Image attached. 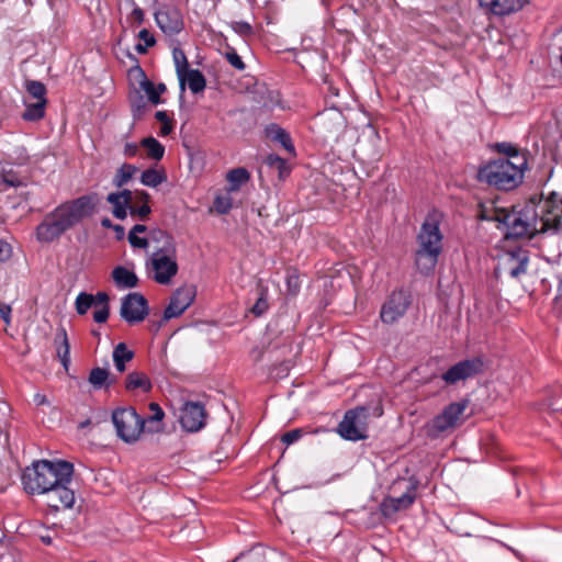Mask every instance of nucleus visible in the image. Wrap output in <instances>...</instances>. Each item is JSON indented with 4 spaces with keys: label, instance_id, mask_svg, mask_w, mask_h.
I'll list each match as a JSON object with an SVG mask.
<instances>
[{
    "label": "nucleus",
    "instance_id": "obj_61",
    "mask_svg": "<svg viewBox=\"0 0 562 562\" xmlns=\"http://www.w3.org/2000/svg\"><path fill=\"white\" fill-rule=\"evenodd\" d=\"M155 117L157 121H159L161 123L169 121V117H168V114L166 111H157L155 114Z\"/></svg>",
    "mask_w": 562,
    "mask_h": 562
},
{
    "label": "nucleus",
    "instance_id": "obj_20",
    "mask_svg": "<svg viewBox=\"0 0 562 562\" xmlns=\"http://www.w3.org/2000/svg\"><path fill=\"white\" fill-rule=\"evenodd\" d=\"M111 276L115 286L120 290L133 289L138 284V278L135 272L123 266L115 267Z\"/></svg>",
    "mask_w": 562,
    "mask_h": 562
},
{
    "label": "nucleus",
    "instance_id": "obj_10",
    "mask_svg": "<svg viewBox=\"0 0 562 562\" xmlns=\"http://www.w3.org/2000/svg\"><path fill=\"white\" fill-rule=\"evenodd\" d=\"M148 314V302L143 294L131 292L122 297L120 316L128 325L142 323Z\"/></svg>",
    "mask_w": 562,
    "mask_h": 562
},
{
    "label": "nucleus",
    "instance_id": "obj_22",
    "mask_svg": "<svg viewBox=\"0 0 562 562\" xmlns=\"http://www.w3.org/2000/svg\"><path fill=\"white\" fill-rule=\"evenodd\" d=\"M112 358L115 369L122 373L126 370V362L134 358V352L127 348L125 342H120L114 347Z\"/></svg>",
    "mask_w": 562,
    "mask_h": 562
},
{
    "label": "nucleus",
    "instance_id": "obj_35",
    "mask_svg": "<svg viewBox=\"0 0 562 562\" xmlns=\"http://www.w3.org/2000/svg\"><path fill=\"white\" fill-rule=\"evenodd\" d=\"M265 161L267 166L278 170L280 179H284L290 173L286 161L276 154L268 155Z\"/></svg>",
    "mask_w": 562,
    "mask_h": 562
},
{
    "label": "nucleus",
    "instance_id": "obj_53",
    "mask_svg": "<svg viewBox=\"0 0 562 562\" xmlns=\"http://www.w3.org/2000/svg\"><path fill=\"white\" fill-rule=\"evenodd\" d=\"M11 256V246L0 239V261H5Z\"/></svg>",
    "mask_w": 562,
    "mask_h": 562
},
{
    "label": "nucleus",
    "instance_id": "obj_12",
    "mask_svg": "<svg viewBox=\"0 0 562 562\" xmlns=\"http://www.w3.org/2000/svg\"><path fill=\"white\" fill-rule=\"evenodd\" d=\"M469 405L468 400L453 402L447 405L440 414L431 420V430L438 435L457 427Z\"/></svg>",
    "mask_w": 562,
    "mask_h": 562
},
{
    "label": "nucleus",
    "instance_id": "obj_3",
    "mask_svg": "<svg viewBox=\"0 0 562 562\" xmlns=\"http://www.w3.org/2000/svg\"><path fill=\"white\" fill-rule=\"evenodd\" d=\"M97 204L94 195H82L57 206L36 227V238L41 243H52L66 231L89 216Z\"/></svg>",
    "mask_w": 562,
    "mask_h": 562
},
{
    "label": "nucleus",
    "instance_id": "obj_32",
    "mask_svg": "<svg viewBox=\"0 0 562 562\" xmlns=\"http://www.w3.org/2000/svg\"><path fill=\"white\" fill-rule=\"evenodd\" d=\"M46 101H37L36 103L27 104L22 114L23 120L29 122H36L45 114Z\"/></svg>",
    "mask_w": 562,
    "mask_h": 562
},
{
    "label": "nucleus",
    "instance_id": "obj_48",
    "mask_svg": "<svg viewBox=\"0 0 562 562\" xmlns=\"http://www.w3.org/2000/svg\"><path fill=\"white\" fill-rule=\"evenodd\" d=\"M110 308L109 306H101L93 313V319L95 323L102 324L105 323L109 318Z\"/></svg>",
    "mask_w": 562,
    "mask_h": 562
},
{
    "label": "nucleus",
    "instance_id": "obj_52",
    "mask_svg": "<svg viewBox=\"0 0 562 562\" xmlns=\"http://www.w3.org/2000/svg\"><path fill=\"white\" fill-rule=\"evenodd\" d=\"M260 558L255 551L237 557L233 562H259Z\"/></svg>",
    "mask_w": 562,
    "mask_h": 562
},
{
    "label": "nucleus",
    "instance_id": "obj_56",
    "mask_svg": "<svg viewBox=\"0 0 562 562\" xmlns=\"http://www.w3.org/2000/svg\"><path fill=\"white\" fill-rule=\"evenodd\" d=\"M116 194H119L120 196V200L124 201L125 204L130 205L132 200H133V193L132 191L125 189V190H122L120 192H115Z\"/></svg>",
    "mask_w": 562,
    "mask_h": 562
},
{
    "label": "nucleus",
    "instance_id": "obj_36",
    "mask_svg": "<svg viewBox=\"0 0 562 562\" xmlns=\"http://www.w3.org/2000/svg\"><path fill=\"white\" fill-rule=\"evenodd\" d=\"M94 304L95 299L87 292H80L75 301L76 311L79 315H85Z\"/></svg>",
    "mask_w": 562,
    "mask_h": 562
},
{
    "label": "nucleus",
    "instance_id": "obj_7",
    "mask_svg": "<svg viewBox=\"0 0 562 562\" xmlns=\"http://www.w3.org/2000/svg\"><path fill=\"white\" fill-rule=\"evenodd\" d=\"M416 482L406 479L396 480L391 487L394 495L386 496L380 505L382 515L392 517L397 512L407 509L416 498Z\"/></svg>",
    "mask_w": 562,
    "mask_h": 562
},
{
    "label": "nucleus",
    "instance_id": "obj_34",
    "mask_svg": "<svg viewBox=\"0 0 562 562\" xmlns=\"http://www.w3.org/2000/svg\"><path fill=\"white\" fill-rule=\"evenodd\" d=\"M231 193L232 192H228V190L226 189V192L217 194L215 196L213 206H214V210L218 214L224 215V214H227L232 210L233 199L231 196Z\"/></svg>",
    "mask_w": 562,
    "mask_h": 562
},
{
    "label": "nucleus",
    "instance_id": "obj_9",
    "mask_svg": "<svg viewBox=\"0 0 562 562\" xmlns=\"http://www.w3.org/2000/svg\"><path fill=\"white\" fill-rule=\"evenodd\" d=\"M484 363L481 358L464 359L442 372L440 378L447 385H456L482 373Z\"/></svg>",
    "mask_w": 562,
    "mask_h": 562
},
{
    "label": "nucleus",
    "instance_id": "obj_31",
    "mask_svg": "<svg viewBox=\"0 0 562 562\" xmlns=\"http://www.w3.org/2000/svg\"><path fill=\"white\" fill-rule=\"evenodd\" d=\"M136 171L137 168L134 165H122L113 178V184L117 188H122L133 178Z\"/></svg>",
    "mask_w": 562,
    "mask_h": 562
},
{
    "label": "nucleus",
    "instance_id": "obj_42",
    "mask_svg": "<svg viewBox=\"0 0 562 562\" xmlns=\"http://www.w3.org/2000/svg\"><path fill=\"white\" fill-rule=\"evenodd\" d=\"M267 289H261L260 295L257 299L251 312L256 316H261L268 310Z\"/></svg>",
    "mask_w": 562,
    "mask_h": 562
},
{
    "label": "nucleus",
    "instance_id": "obj_5",
    "mask_svg": "<svg viewBox=\"0 0 562 562\" xmlns=\"http://www.w3.org/2000/svg\"><path fill=\"white\" fill-rule=\"evenodd\" d=\"M527 164L526 155H516L513 159H495L481 167L477 177L497 189L512 190L521 183Z\"/></svg>",
    "mask_w": 562,
    "mask_h": 562
},
{
    "label": "nucleus",
    "instance_id": "obj_49",
    "mask_svg": "<svg viewBox=\"0 0 562 562\" xmlns=\"http://www.w3.org/2000/svg\"><path fill=\"white\" fill-rule=\"evenodd\" d=\"M150 212H151V210L147 203H144L139 207H130L131 215H133V216L137 215L142 220L146 218Z\"/></svg>",
    "mask_w": 562,
    "mask_h": 562
},
{
    "label": "nucleus",
    "instance_id": "obj_51",
    "mask_svg": "<svg viewBox=\"0 0 562 562\" xmlns=\"http://www.w3.org/2000/svg\"><path fill=\"white\" fill-rule=\"evenodd\" d=\"M138 37L144 41V44L146 46H154L156 41H155V37L150 34V32L146 29H143L139 31L138 33Z\"/></svg>",
    "mask_w": 562,
    "mask_h": 562
},
{
    "label": "nucleus",
    "instance_id": "obj_44",
    "mask_svg": "<svg viewBox=\"0 0 562 562\" xmlns=\"http://www.w3.org/2000/svg\"><path fill=\"white\" fill-rule=\"evenodd\" d=\"M285 283H286L288 293L292 296H295L299 293L300 288H301V282H300L299 276L295 273L289 274L286 277Z\"/></svg>",
    "mask_w": 562,
    "mask_h": 562
},
{
    "label": "nucleus",
    "instance_id": "obj_29",
    "mask_svg": "<svg viewBox=\"0 0 562 562\" xmlns=\"http://www.w3.org/2000/svg\"><path fill=\"white\" fill-rule=\"evenodd\" d=\"M166 181L165 171H159L154 168L146 169L140 175V182L150 188H156Z\"/></svg>",
    "mask_w": 562,
    "mask_h": 562
},
{
    "label": "nucleus",
    "instance_id": "obj_23",
    "mask_svg": "<svg viewBox=\"0 0 562 562\" xmlns=\"http://www.w3.org/2000/svg\"><path fill=\"white\" fill-rule=\"evenodd\" d=\"M228 181V192H236L243 184L249 181L250 173L246 168L239 167L232 169L226 177Z\"/></svg>",
    "mask_w": 562,
    "mask_h": 562
},
{
    "label": "nucleus",
    "instance_id": "obj_37",
    "mask_svg": "<svg viewBox=\"0 0 562 562\" xmlns=\"http://www.w3.org/2000/svg\"><path fill=\"white\" fill-rule=\"evenodd\" d=\"M106 201L113 205V215L117 218V220H124L127 215V207L128 205L125 204L124 201L120 200V196L119 194L116 193H110L108 196H106Z\"/></svg>",
    "mask_w": 562,
    "mask_h": 562
},
{
    "label": "nucleus",
    "instance_id": "obj_14",
    "mask_svg": "<svg viewBox=\"0 0 562 562\" xmlns=\"http://www.w3.org/2000/svg\"><path fill=\"white\" fill-rule=\"evenodd\" d=\"M411 304L409 295L403 291H394L382 305L380 318L384 324L391 325L403 317Z\"/></svg>",
    "mask_w": 562,
    "mask_h": 562
},
{
    "label": "nucleus",
    "instance_id": "obj_50",
    "mask_svg": "<svg viewBox=\"0 0 562 562\" xmlns=\"http://www.w3.org/2000/svg\"><path fill=\"white\" fill-rule=\"evenodd\" d=\"M379 140V137L376 134H372L371 135V142L373 144V147L371 149V151L367 153V159L369 161H374V160H378L380 158V154H379V150L376 149V143Z\"/></svg>",
    "mask_w": 562,
    "mask_h": 562
},
{
    "label": "nucleus",
    "instance_id": "obj_64",
    "mask_svg": "<svg viewBox=\"0 0 562 562\" xmlns=\"http://www.w3.org/2000/svg\"><path fill=\"white\" fill-rule=\"evenodd\" d=\"M113 229L115 231V233H116V237H117V238H123V236H124V234H125V232H124V227H123V226H121V225H114V226H113Z\"/></svg>",
    "mask_w": 562,
    "mask_h": 562
},
{
    "label": "nucleus",
    "instance_id": "obj_27",
    "mask_svg": "<svg viewBox=\"0 0 562 562\" xmlns=\"http://www.w3.org/2000/svg\"><path fill=\"white\" fill-rule=\"evenodd\" d=\"M133 119L138 121L143 117L147 109V101L140 90H135L128 97Z\"/></svg>",
    "mask_w": 562,
    "mask_h": 562
},
{
    "label": "nucleus",
    "instance_id": "obj_60",
    "mask_svg": "<svg viewBox=\"0 0 562 562\" xmlns=\"http://www.w3.org/2000/svg\"><path fill=\"white\" fill-rule=\"evenodd\" d=\"M147 231V227L143 224H136L133 226V228L130 231V234H143Z\"/></svg>",
    "mask_w": 562,
    "mask_h": 562
},
{
    "label": "nucleus",
    "instance_id": "obj_6",
    "mask_svg": "<svg viewBox=\"0 0 562 562\" xmlns=\"http://www.w3.org/2000/svg\"><path fill=\"white\" fill-rule=\"evenodd\" d=\"M442 238L439 222L435 217H427L417 235L415 262L420 273L429 274L435 269L442 251Z\"/></svg>",
    "mask_w": 562,
    "mask_h": 562
},
{
    "label": "nucleus",
    "instance_id": "obj_4",
    "mask_svg": "<svg viewBox=\"0 0 562 562\" xmlns=\"http://www.w3.org/2000/svg\"><path fill=\"white\" fill-rule=\"evenodd\" d=\"M150 240L158 245L146 262L147 270L157 283L168 284L179 270L176 241L170 234L161 229L154 231Z\"/></svg>",
    "mask_w": 562,
    "mask_h": 562
},
{
    "label": "nucleus",
    "instance_id": "obj_21",
    "mask_svg": "<svg viewBox=\"0 0 562 562\" xmlns=\"http://www.w3.org/2000/svg\"><path fill=\"white\" fill-rule=\"evenodd\" d=\"M265 134L273 142H278L290 154H294V145L290 134L278 124L271 123L266 126Z\"/></svg>",
    "mask_w": 562,
    "mask_h": 562
},
{
    "label": "nucleus",
    "instance_id": "obj_40",
    "mask_svg": "<svg viewBox=\"0 0 562 562\" xmlns=\"http://www.w3.org/2000/svg\"><path fill=\"white\" fill-rule=\"evenodd\" d=\"M0 184L18 188L25 184L24 180L18 177L12 170H4L0 177Z\"/></svg>",
    "mask_w": 562,
    "mask_h": 562
},
{
    "label": "nucleus",
    "instance_id": "obj_45",
    "mask_svg": "<svg viewBox=\"0 0 562 562\" xmlns=\"http://www.w3.org/2000/svg\"><path fill=\"white\" fill-rule=\"evenodd\" d=\"M226 59L231 64V66L237 70L241 71L246 68V65L243 61L241 57L235 50L227 52Z\"/></svg>",
    "mask_w": 562,
    "mask_h": 562
},
{
    "label": "nucleus",
    "instance_id": "obj_62",
    "mask_svg": "<svg viewBox=\"0 0 562 562\" xmlns=\"http://www.w3.org/2000/svg\"><path fill=\"white\" fill-rule=\"evenodd\" d=\"M133 15L135 16V19L138 21V22H142L143 19H144V12L140 8L136 7L134 8L133 10Z\"/></svg>",
    "mask_w": 562,
    "mask_h": 562
},
{
    "label": "nucleus",
    "instance_id": "obj_30",
    "mask_svg": "<svg viewBox=\"0 0 562 562\" xmlns=\"http://www.w3.org/2000/svg\"><path fill=\"white\" fill-rule=\"evenodd\" d=\"M140 146L147 151V156L155 160H160L165 155V147L154 137H146L140 142Z\"/></svg>",
    "mask_w": 562,
    "mask_h": 562
},
{
    "label": "nucleus",
    "instance_id": "obj_63",
    "mask_svg": "<svg viewBox=\"0 0 562 562\" xmlns=\"http://www.w3.org/2000/svg\"><path fill=\"white\" fill-rule=\"evenodd\" d=\"M136 196L144 203H147L149 200V194L146 191H136Z\"/></svg>",
    "mask_w": 562,
    "mask_h": 562
},
{
    "label": "nucleus",
    "instance_id": "obj_55",
    "mask_svg": "<svg viewBox=\"0 0 562 562\" xmlns=\"http://www.w3.org/2000/svg\"><path fill=\"white\" fill-rule=\"evenodd\" d=\"M11 316V307L8 304H0V317L3 319V322L9 325Z\"/></svg>",
    "mask_w": 562,
    "mask_h": 562
},
{
    "label": "nucleus",
    "instance_id": "obj_43",
    "mask_svg": "<svg viewBox=\"0 0 562 562\" xmlns=\"http://www.w3.org/2000/svg\"><path fill=\"white\" fill-rule=\"evenodd\" d=\"M232 30L240 36H251L254 33L252 26L246 21H234L231 23Z\"/></svg>",
    "mask_w": 562,
    "mask_h": 562
},
{
    "label": "nucleus",
    "instance_id": "obj_39",
    "mask_svg": "<svg viewBox=\"0 0 562 562\" xmlns=\"http://www.w3.org/2000/svg\"><path fill=\"white\" fill-rule=\"evenodd\" d=\"M149 409L153 413V415L146 419V423L149 425L148 431L154 432V431L159 430V427H151V425L161 423V420L164 419L165 413L161 409V407L157 403H154V402L149 404Z\"/></svg>",
    "mask_w": 562,
    "mask_h": 562
},
{
    "label": "nucleus",
    "instance_id": "obj_28",
    "mask_svg": "<svg viewBox=\"0 0 562 562\" xmlns=\"http://www.w3.org/2000/svg\"><path fill=\"white\" fill-rule=\"evenodd\" d=\"M172 58L176 67V72L180 82L181 90H184V80H183V72L187 71L189 68L188 59L184 54V52L181 48H173L172 50Z\"/></svg>",
    "mask_w": 562,
    "mask_h": 562
},
{
    "label": "nucleus",
    "instance_id": "obj_58",
    "mask_svg": "<svg viewBox=\"0 0 562 562\" xmlns=\"http://www.w3.org/2000/svg\"><path fill=\"white\" fill-rule=\"evenodd\" d=\"M33 401H34V403H35L37 406H42V405H46V404H48V400H47L46 395L41 394V393H36V394L34 395Z\"/></svg>",
    "mask_w": 562,
    "mask_h": 562
},
{
    "label": "nucleus",
    "instance_id": "obj_8",
    "mask_svg": "<svg viewBox=\"0 0 562 562\" xmlns=\"http://www.w3.org/2000/svg\"><path fill=\"white\" fill-rule=\"evenodd\" d=\"M117 436L131 443L139 439L145 430L146 419L139 416L134 407L117 408L112 413Z\"/></svg>",
    "mask_w": 562,
    "mask_h": 562
},
{
    "label": "nucleus",
    "instance_id": "obj_26",
    "mask_svg": "<svg viewBox=\"0 0 562 562\" xmlns=\"http://www.w3.org/2000/svg\"><path fill=\"white\" fill-rule=\"evenodd\" d=\"M88 381L94 390L109 387L112 383V381H110L109 370L100 367L93 368L90 371Z\"/></svg>",
    "mask_w": 562,
    "mask_h": 562
},
{
    "label": "nucleus",
    "instance_id": "obj_18",
    "mask_svg": "<svg viewBox=\"0 0 562 562\" xmlns=\"http://www.w3.org/2000/svg\"><path fill=\"white\" fill-rule=\"evenodd\" d=\"M480 5L497 16L508 15L520 10L524 0H479Z\"/></svg>",
    "mask_w": 562,
    "mask_h": 562
},
{
    "label": "nucleus",
    "instance_id": "obj_24",
    "mask_svg": "<svg viewBox=\"0 0 562 562\" xmlns=\"http://www.w3.org/2000/svg\"><path fill=\"white\" fill-rule=\"evenodd\" d=\"M182 77L184 85L188 83L192 93H199L205 89L206 80L199 69H188Z\"/></svg>",
    "mask_w": 562,
    "mask_h": 562
},
{
    "label": "nucleus",
    "instance_id": "obj_11",
    "mask_svg": "<svg viewBox=\"0 0 562 562\" xmlns=\"http://www.w3.org/2000/svg\"><path fill=\"white\" fill-rule=\"evenodd\" d=\"M366 419L367 409L359 407L356 409L348 411L344 419L338 425L339 435L351 441H358L364 439L366 435Z\"/></svg>",
    "mask_w": 562,
    "mask_h": 562
},
{
    "label": "nucleus",
    "instance_id": "obj_59",
    "mask_svg": "<svg viewBox=\"0 0 562 562\" xmlns=\"http://www.w3.org/2000/svg\"><path fill=\"white\" fill-rule=\"evenodd\" d=\"M172 132V124H171V121H167L165 123H162V126L160 128V135L161 136H167L169 135L170 133Z\"/></svg>",
    "mask_w": 562,
    "mask_h": 562
},
{
    "label": "nucleus",
    "instance_id": "obj_38",
    "mask_svg": "<svg viewBox=\"0 0 562 562\" xmlns=\"http://www.w3.org/2000/svg\"><path fill=\"white\" fill-rule=\"evenodd\" d=\"M26 91L37 101H46V87L37 80H29L25 83Z\"/></svg>",
    "mask_w": 562,
    "mask_h": 562
},
{
    "label": "nucleus",
    "instance_id": "obj_46",
    "mask_svg": "<svg viewBox=\"0 0 562 562\" xmlns=\"http://www.w3.org/2000/svg\"><path fill=\"white\" fill-rule=\"evenodd\" d=\"M128 243L134 248L146 249L149 246V240L145 237H139L137 234L128 233Z\"/></svg>",
    "mask_w": 562,
    "mask_h": 562
},
{
    "label": "nucleus",
    "instance_id": "obj_2",
    "mask_svg": "<svg viewBox=\"0 0 562 562\" xmlns=\"http://www.w3.org/2000/svg\"><path fill=\"white\" fill-rule=\"evenodd\" d=\"M74 465L64 460H38L26 467L22 474V484L29 494H45L47 505L55 509H68L75 504L71 483Z\"/></svg>",
    "mask_w": 562,
    "mask_h": 562
},
{
    "label": "nucleus",
    "instance_id": "obj_16",
    "mask_svg": "<svg viewBox=\"0 0 562 562\" xmlns=\"http://www.w3.org/2000/svg\"><path fill=\"white\" fill-rule=\"evenodd\" d=\"M159 29L167 35L179 34L183 29V19L176 7H164L155 13Z\"/></svg>",
    "mask_w": 562,
    "mask_h": 562
},
{
    "label": "nucleus",
    "instance_id": "obj_54",
    "mask_svg": "<svg viewBox=\"0 0 562 562\" xmlns=\"http://www.w3.org/2000/svg\"><path fill=\"white\" fill-rule=\"evenodd\" d=\"M93 297L95 299L94 306H109L110 297L105 292H98Z\"/></svg>",
    "mask_w": 562,
    "mask_h": 562
},
{
    "label": "nucleus",
    "instance_id": "obj_57",
    "mask_svg": "<svg viewBox=\"0 0 562 562\" xmlns=\"http://www.w3.org/2000/svg\"><path fill=\"white\" fill-rule=\"evenodd\" d=\"M138 146L135 143H127L124 147V154L126 156L133 157L137 154Z\"/></svg>",
    "mask_w": 562,
    "mask_h": 562
},
{
    "label": "nucleus",
    "instance_id": "obj_25",
    "mask_svg": "<svg viewBox=\"0 0 562 562\" xmlns=\"http://www.w3.org/2000/svg\"><path fill=\"white\" fill-rule=\"evenodd\" d=\"M125 387L128 391L140 389L144 392H149L151 389V383L145 373L134 371L128 373L126 376Z\"/></svg>",
    "mask_w": 562,
    "mask_h": 562
},
{
    "label": "nucleus",
    "instance_id": "obj_41",
    "mask_svg": "<svg viewBox=\"0 0 562 562\" xmlns=\"http://www.w3.org/2000/svg\"><path fill=\"white\" fill-rule=\"evenodd\" d=\"M496 149L506 156L501 159H513L516 155H526V153L519 151V149L510 143H498L496 144Z\"/></svg>",
    "mask_w": 562,
    "mask_h": 562
},
{
    "label": "nucleus",
    "instance_id": "obj_17",
    "mask_svg": "<svg viewBox=\"0 0 562 562\" xmlns=\"http://www.w3.org/2000/svg\"><path fill=\"white\" fill-rule=\"evenodd\" d=\"M529 257L526 250L507 251L499 262V269L509 277L517 279L527 271Z\"/></svg>",
    "mask_w": 562,
    "mask_h": 562
},
{
    "label": "nucleus",
    "instance_id": "obj_47",
    "mask_svg": "<svg viewBox=\"0 0 562 562\" xmlns=\"http://www.w3.org/2000/svg\"><path fill=\"white\" fill-rule=\"evenodd\" d=\"M301 435L302 432L300 429H293L291 431L285 432L282 436L281 440L285 445H292L301 438Z\"/></svg>",
    "mask_w": 562,
    "mask_h": 562
},
{
    "label": "nucleus",
    "instance_id": "obj_1",
    "mask_svg": "<svg viewBox=\"0 0 562 562\" xmlns=\"http://www.w3.org/2000/svg\"><path fill=\"white\" fill-rule=\"evenodd\" d=\"M494 220L505 228L507 238L557 234L562 231V199L554 192L546 199L535 196L519 211L497 212Z\"/></svg>",
    "mask_w": 562,
    "mask_h": 562
},
{
    "label": "nucleus",
    "instance_id": "obj_15",
    "mask_svg": "<svg viewBox=\"0 0 562 562\" xmlns=\"http://www.w3.org/2000/svg\"><path fill=\"white\" fill-rule=\"evenodd\" d=\"M194 297L195 292L192 288L183 286L177 289L172 293L170 302L164 311L162 321L167 322L180 316L193 303Z\"/></svg>",
    "mask_w": 562,
    "mask_h": 562
},
{
    "label": "nucleus",
    "instance_id": "obj_13",
    "mask_svg": "<svg viewBox=\"0 0 562 562\" xmlns=\"http://www.w3.org/2000/svg\"><path fill=\"white\" fill-rule=\"evenodd\" d=\"M206 411L201 402H184L180 408L179 422L188 432H196L206 425Z\"/></svg>",
    "mask_w": 562,
    "mask_h": 562
},
{
    "label": "nucleus",
    "instance_id": "obj_33",
    "mask_svg": "<svg viewBox=\"0 0 562 562\" xmlns=\"http://www.w3.org/2000/svg\"><path fill=\"white\" fill-rule=\"evenodd\" d=\"M138 70L143 75V79L139 82L140 92L144 91L146 93L147 101L150 103L155 105L161 103V98H158V93L156 91V85L145 77L140 68H138Z\"/></svg>",
    "mask_w": 562,
    "mask_h": 562
},
{
    "label": "nucleus",
    "instance_id": "obj_19",
    "mask_svg": "<svg viewBox=\"0 0 562 562\" xmlns=\"http://www.w3.org/2000/svg\"><path fill=\"white\" fill-rule=\"evenodd\" d=\"M54 346L56 348L57 358L59 359L64 369L68 371L71 361L70 344L65 327L60 326L57 328L54 337Z\"/></svg>",
    "mask_w": 562,
    "mask_h": 562
}]
</instances>
